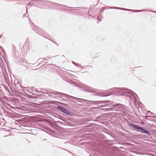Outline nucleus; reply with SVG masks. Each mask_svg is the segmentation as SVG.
<instances>
[{"mask_svg":"<svg viewBox=\"0 0 156 156\" xmlns=\"http://www.w3.org/2000/svg\"><path fill=\"white\" fill-rule=\"evenodd\" d=\"M56 94H58L60 95L61 96H62L63 97H66L69 100H75L76 101L78 102H82L85 101L86 102V103L87 104H96L97 102H99L98 103H102V105H100L101 107H106L108 106H110V104H108V103L109 102V101H89L88 100H85L82 99H81L80 98H78L76 97H75L72 96H71L69 95H68L64 94L63 93H62L60 92H57L56 93Z\"/></svg>","mask_w":156,"mask_h":156,"instance_id":"f257e3e1","label":"nucleus"},{"mask_svg":"<svg viewBox=\"0 0 156 156\" xmlns=\"http://www.w3.org/2000/svg\"><path fill=\"white\" fill-rule=\"evenodd\" d=\"M120 92L121 93L120 95H126V98L128 101H133L136 99L135 96L134 95H136V94L131 90L125 88H120Z\"/></svg>","mask_w":156,"mask_h":156,"instance_id":"f03ea898","label":"nucleus"},{"mask_svg":"<svg viewBox=\"0 0 156 156\" xmlns=\"http://www.w3.org/2000/svg\"><path fill=\"white\" fill-rule=\"evenodd\" d=\"M109 108H107V111H118L120 110L121 109L125 110L126 109V107L123 104L118 103L114 105L111 106L108 105Z\"/></svg>","mask_w":156,"mask_h":156,"instance_id":"7ed1b4c3","label":"nucleus"},{"mask_svg":"<svg viewBox=\"0 0 156 156\" xmlns=\"http://www.w3.org/2000/svg\"><path fill=\"white\" fill-rule=\"evenodd\" d=\"M130 126L133 128H134L135 129H137L138 130H141L143 133L146 134L148 135H151V134L146 129H144L142 127H141L138 126L134 124H128Z\"/></svg>","mask_w":156,"mask_h":156,"instance_id":"20e7f679","label":"nucleus"},{"mask_svg":"<svg viewBox=\"0 0 156 156\" xmlns=\"http://www.w3.org/2000/svg\"><path fill=\"white\" fill-rule=\"evenodd\" d=\"M80 87L84 89H85L87 91L90 92H94V90L92 87H89L88 86L84 84H81Z\"/></svg>","mask_w":156,"mask_h":156,"instance_id":"39448f33","label":"nucleus"},{"mask_svg":"<svg viewBox=\"0 0 156 156\" xmlns=\"http://www.w3.org/2000/svg\"><path fill=\"white\" fill-rule=\"evenodd\" d=\"M57 108L59 110L67 115H69L70 114V112L64 107L61 106H58V107Z\"/></svg>","mask_w":156,"mask_h":156,"instance_id":"423d86ee","label":"nucleus"},{"mask_svg":"<svg viewBox=\"0 0 156 156\" xmlns=\"http://www.w3.org/2000/svg\"><path fill=\"white\" fill-rule=\"evenodd\" d=\"M119 114L122 115H126V112L121 110V109L120 110V112L119 113Z\"/></svg>","mask_w":156,"mask_h":156,"instance_id":"0eeeda50","label":"nucleus"},{"mask_svg":"<svg viewBox=\"0 0 156 156\" xmlns=\"http://www.w3.org/2000/svg\"><path fill=\"white\" fill-rule=\"evenodd\" d=\"M32 5V3H29L27 5V6H31Z\"/></svg>","mask_w":156,"mask_h":156,"instance_id":"6e6552de","label":"nucleus"},{"mask_svg":"<svg viewBox=\"0 0 156 156\" xmlns=\"http://www.w3.org/2000/svg\"><path fill=\"white\" fill-rule=\"evenodd\" d=\"M97 20H99V22H100V21H101V19H100L99 17H97Z\"/></svg>","mask_w":156,"mask_h":156,"instance_id":"1a4fd4ad","label":"nucleus"},{"mask_svg":"<svg viewBox=\"0 0 156 156\" xmlns=\"http://www.w3.org/2000/svg\"><path fill=\"white\" fill-rule=\"evenodd\" d=\"M116 8H117V7H113L110 8H111V9H116Z\"/></svg>","mask_w":156,"mask_h":156,"instance_id":"9d476101","label":"nucleus"},{"mask_svg":"<svg viewBox=\"0 0 156 156\" xmlns=\"http://www.w3.org/2000/svg\"><path fill=\"white\" fill-rule=\"evenodd\" d=\"M72 63H73L75 65H77V64L76 63H75L73 62H72Z\"/></svg>","mask_w":156,"mask_h":156,"instance_id":"9b49d317","label":"nucleus"},{"mask_svg":"<svg viewBox=\"0 0 156 156\" xmlns=\"http://www.w3.org/2000/svg\"><path fill=\"white\" fill-rule=\"evenodd\" d=\"M124 10H127L128 11H130V10L129 9H125Z\"/></svg>","mask_w":156,"mask_h":156,"instance_id":"f8f14e48","label":"nucleus"},{"mask_svg":"<svg viewBox=\"0 0 156 156\" xmlns=\"http://www.w3.org/2000/svg\"><path fill=\"white\" fill-rule=\"evenodd\" d=\"M144 10H138V12H141V11H144Z\"/></svg>","mask_w":156,"mask_h":156,"instance_id":"ddd939ff","label":"nucleus"},{"mask_svg":"<svg viewBox=\"0 0 156 156\" xmlns=\"http://www.w3.org/2000/svg\"><path fill=\"white\" fill-rule=\"evenodd\" d=\"M26 11L27 12V7H26Z\"/></svg>","mask_w":156,"mask_h":156,"instance_id":"4468645a","label":"nucleus"},{"mask_svg":"<svg viewBox=\"0 0 156 156\" xmlns=\"http://www.w3.org/2000/svg\"><path fill=\"white\" fill-rule=\"evenodd\" d=\"M2 37V35H1L0 36V37Z\"/></svg>","mask_w":156,"mask_h":156,"instance_id":"2eb2a0df","label":"nucleus"},{"mask_svg":"<svg viewBox=\"0 0 156 156\" xmlns=\"http://www.w3.org/2000/svg\"><path fill=\"white\" fill-rule=\"evenodd\" d=\"M7 136H5L4 137Z\"/></svg>","mask_w":156,"mask_h":156,"instance_id":"dca6fc26","label":"nucleus"}]
</instances>
